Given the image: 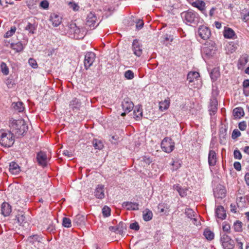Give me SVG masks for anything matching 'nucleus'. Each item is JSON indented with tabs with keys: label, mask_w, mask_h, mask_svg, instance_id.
<instances>
[{
	"label": "nucleus",
	"mask_w": 249,
	"mask_h": 249,
	"mask_svg": "<svg viewBox=\"0 0 249 249\" xmlns=\"http://www.w3.org/2000/svg\"><path fill=\"white\" fill-rule=\"evenodd\" d=\"M132 50L133 52V53L137 56L140 57L142 54V45L137 39H135L133 40L132 43Z\"/></svg>",
	"instance_id": "nucleus-8"
},
{
	"label": "nucleus",
	"mask_w": 249,
	"mask_h": 249,
	"mask_svg": "<svg viewBox=\"0 0 249 249\" xmlns=\"http://www.w3.org/2000/svg\"><path fill=\"white\" fill-rule=\"evenodd\" d=\"M9 170L12 174L15 175H17L20 171L19 166L15 162H12L10 163Z\"/></svg>",
	"instance_id": "nucleus-22"
},
{
	"label": "nucleus",
	"mask_w": 249,
	"mask_h": 249,
	"mask_svg": "<svg viewBox=\"0 0 249 249\" xmlns=\"http://www.w3.org/2000/svg\"><path fill=\"white\" fill-rule=\"evenodd\" d=\"M221 242L224 249H233L234 247V243L229 236L226 233L221 234Z\"/></svg>",
	"instance_id": "nucleus-3"
},
{
	"label": "nucleus",
	"mask_w": 249,
	"mask_h": 249,
	"mask_svg": "<svg viewBox=\"0 0 249 249\" xmlns=\"http://www.w3.org/2000/svg\"><path fill=\"white\" fill-rule=\"evenodd\" d=\"M238 127L241 130H245L247 128L246 122L245 121L240 122L238 124Z\"/></svg>",
	"instance_id": "nucleus-55"
},
{
	"label": "nucleus",
	"mask_w": 249,
	"mask_h": 249,
	"mask_svg": "<svg viewBox=\"0 0 249 249\" xmlns=\"http://www.w3.org/2000/svg\"><path fill=\"white\" fill-rule=\"evenodd\" d=\"M123 207L125 208L127 210H139V204L136 202H124L122 204Z\"/></svg>",
	"instance_id": "nucleus-15"
},
{
	"label": "nucleus",
	"mask_w": 249,
	"mask_h": 249,
	"mask_svg": "<svg viewBox=\"0 0 249 249\" xmlns=\"http://www.w3.org/2000/svg\"><path fill=\"white\" fill-rule=\"evenodd\" d=\"M174 189L178 192L179 195L181 197L185 196L187 195L186 192L187 190L186 189L181 188L180 186H179V185H174Z\"/></svg>",
	"instance_id": "nucleus-33"
},
{
	"label": "nucleus",
	"mask_w": 249,
	"mask_h": 249,
	"mask_svg": "<svg viewBox=\"0 0 249 249\" xmlns=\"http://www.w3.org/2000/svg\"><path fill=\"white\" fill-rule=\"evenodd\" d=\"M208 162L210 166H214L216 162V153L213 150H210L208 155Z\"/></svg>",
	"instance_id": "nucleus-19"
},
{
	"label": "nucleus",
	"mask_w": 249,
	"mask_h": 249,
	"mask_svg": "<svg viewBox=\"0 0 249 249\" xmlns=\"http://www.w3.org/2000/svg\"><path fill=\"white\" fill-rule=\"evenodd\" d=\"M141 164L142 166H145L150 164L152 162V160L147 156L142 157V159L141 161Z\"/></svg>",
	"instance_id": "nucleus-39"
},
{
	"label": "nucleus",
	"mask_w": 249,
	"mask_h": 249,
	"mask_svg": "<svg viewBox=\"0 0 249 249\" xmlns=\"http://www.w3.org/2000/svg\"><path fill=\"white\" fill-rule=\"evenodd\" d=\"M16 217L18 222L19 225L25 228H27L28 227L29 223L24 213L21 212L17 215Z\"/></svg>",
	"instance_id": "nucleus-11"
},
{
	"label": "nucleus",
	"mask_w": 249,
	"mask_h": 249,
	"mask_svg": "<svg viewBox=\"0 0 249 249\" xmlns=\"http://www.w3.org/2000/svg\"><path fill=\"white\" fill-rule=\"evenodd\" d=\"M40 6L42 8L46 9L49 7V2L47 0H43L40 3Z\"/></svg>",
	"instance_id": "nucleus-56"
},
{
	"label": "nucleus",
	"mask_w": 249,
	"mask_h": 249,
	"mask_svg": "<svg viewBox=\"0 0 249 249\" xmlns=\"http://www.w3.org/2000/svg\"><path fill=\"white\" fill-rule=\"evenodd\" d=\"M245 13H244L243 18L242 20L245 22H247L248 20H249V10H246Z\"/></svg>",
	"instance_id": "nucleus-59"
},
{
	"label": "nucleus",
	"mask_w": 249,
	"mask_h": 249,
	"mask_svg": "<svg viewBox=\"0 0 249 249\" xmlns=\"http://www.w3.org/2000/svg\"><path fill=\"white\" fill-rule=\"evenodd\" d=\"M164 39L165 41H170L171 42L173 40V37L171 36H168V35H166L164 36Z\"/></svg>",
	"instance_id": "nucleus-64"
},
{
	"label": "nucleus",
	"mask_w": 249,
	"mask_h": 249,
	"mask_svg": "<svg viewBox=\"0 0 249 249\" xmlns=\"http://www.w3.org/2000/svg\"><path fill=\"white\" fill-rule=\"evenodd\" d=\"M1 213L4 216H7L9 215L11 212V207L8 203L4 202L1 205Z\"/></svg>",
	"instance_id": "nucleus-20"
},
{
	"label": "nucleus",
	"mask_w": 249,
	"mask_h": 249,
	"mask_svg": "<svg viewBox=\"0 0 249 249\" xmlns=\"http://www.w3.org/2000/svg\"><path fill=\"white\" fill-rule=\"evenodd\" d=\"M233 166L234 168L237 171H240L241 170V165L239 162L236 161L234 163Z\"/></svg>",
	"instance_id": "nucleus-61"
},
{
	"label": "nucleus",
	"mask_w": 249,
	"mask_h": 249,
	"mask_svg": "<svg viewBox=\"0 0 249 249\" xmlns=\"http://www.w3.org/2000/svg\"><path fill=\"white\" fill-rule=\"evenodd\" d=\"M182 18L186 22L193 23L196 18V13L193 11H187L181 14Z\"/></svg>",
	"instance_id": "nucleus-7"
},
{
	"label": "nucleus",
	"mask_w": 249,
	"mask_h": 249,
	"mask_svg": "<svg viewBox=\"0 0 249 249\" xmlns=\"http://www.w3.org/2000/svg\"><path fill=\"white\" fill-rule=\"evenodd\" d=\"M143 219L145 221H148L152 219L153 217L152 212L149 209H146L143 211Z\"/></svg>",
	"instance_id": "nucleus-28"
},
{
	"label": "nucleus",
	"mask_w": 249,
	"mask_h": 249,
	"mask_svg": "<svg viewBox=\"0 0 249 249\" xmlns=\"http://www.w3.org/2000/svg\"><path fill=\"white\" fill-rule=\"evenodd\" d=\"M93 145L96 149L101 150L104 147V145L101 141L95 139L92 142Z\"/></svg>",
	"instance_id": "nucleus-37"
},
{
	"label": "nucleus",
	"mask_w": 249,
	"mask_h": 249,
	"mask_svg": "<svg viewBox=\"0 0 249 249\" xmlns=\"http://www.w3.org/2000/svg\"><path fill=\"white\" fill-rule=\"evenodd\" d=\"M13 107L18 112H22L24 110V107L22 102H19L13 103L12 104Z\"/></svg>",
	"instance_id": "nucleus-34"
},
{
	"label": "nucleus",
	"mask_w": 249,
	"mask_h": 249,
	"mask_svg": "<svg viewBox=\"0 0 249 249\" xmlns=\"http://www.w3.org/2000/svg\"><path fill=\"white\" fill-rule=\"evenodd\" d=\"M122 107L124 112L122 113L121 116H124L126 113H129L132 110L134 107V104L129 98H127L124 99L122 103Z\"/></svg>",
	"instance_id": "nucleus-5"
},
{
	"label": "nucleus",
	"mask_w": 249,
	"mask_h": 249,
	"mask_svg": "<svg viewBox=\"0 0 249 249\" xmlns=\"http://www.w3.org/2000/svg\"><path fill=\"white\" fill-rule=\"evenodd\" d=\"M96 57L95 54L91 52H88L85 55L84 66L87 70L89 69L95 61Z\"/></svg>",
	"instance_id": "nucleus-6"
},
{
	"label": "nucleus",
	"mask_w": 249,
	"mask_h": 249,
	"mask_svg": "<svg viewBox=\"0 0 249 249\" xmlns=\"http://www.w3.org/2000/svg\"><path fill=\"white\" fill-rule=\"evenodd\" d=\"M11 48L17 52H19L23 50V46L20 42H18L17 43L11 44Z\"/></svg>",
	"instance_id": "nucleus-32"
},
{
	"label": "nucleus",
	"mask_w": 249,
	"mask_h": 249,
	"mask_svg": "<svg viewBox=\"0 0 249 249\" xmlns=\"http://www.w3.org/2000/svg\"><path fill=\"white\" fill-rule=\"evenodd\" d=\"M226 194V190L224 188L217 190L214 191V196L217 198H223L225 196Z\"/></svg>",
	"instance_id": "nucleus-36"
},
{
	"label": "nucleus",
	"mask_w": 249,
	"mask_h": 249,
	"mask_svg": "<svg viewBox=\"0 0 249 249\" xmlns=\"http://www.w3.org/2000/svg\"><path fill=\"white\" fill-rule=\"evenodd\" d=\"M13 134L8 130H0V144L4 147H10L14 143Z\"/></svg>",
	"instance_id": "nucleus-2"
},
{
	"label": "nucleus",
	"mask_w": 249,
	"mask_h": 249,
	"mask_svg": "<svg viewBox=\"0 0 249 249\" xmlns=\"http://www.w3.org/2000/svg\"><path fill=\"white\" fill-rule=\"evenodd\" d=\"M28 63L29 65L34 69L37 68V64L35 59L32 58H30L28 60Z\"/></svg>",
	"instance_id": "nucleus-49"
},
{
	"label": "nucleus",
	"mask_w": 249,
	"mask_h": 249,
	"mask_svg": "<svg viewBox=\"0 0 249 249\" xmlns=\"http://www.w3.org/2000/svg\"><path fill=\"white\" fill-rule=\"evenodd\" d=\"M203 53H205L207 56H211L214 53V50L213 49V47L212 46H208L207 45L206 46L204 47L202 49Z\"/></svg>",
	"instance_id": "nucleus-29"
},
{
	"label": "nucleus",
	"mask_w": 249,
	"mask_h": 249,
	"mask_svg": "<svg viewBox=\"0 0 249 249\" xmlns=\"http://www.w3.org/2000/svg\"><path fill=\"white\" fill-rule=\"evenodd\" d=\"M240 135V132L238 129H234L232 133L231 137L233 139H235L239 137Z\"/></svg>",
	"instance_id": "nucleus-52"
},
{
	"label": "nucleus",
	"mask_w": 249,
	"mask_h": 249,
	"mask_svg": "<svg viewBox=\"0 0 249 249\" xmlns=\"http://www.w3.org/2000/svg\"><path fill=\"white\" fill-rule=\"evenodd\" d=\"M85 217L81 215H76L73 220V224L79 226L84 223Z\"/></svg>",
	"instance_id": "nucleus-31"
},
{
	"label": "nucleus",
	"mask_w": 249,
	"mask_h": 249,
	"mask_svg": "<svg viewBox=\"0 0 249 249\" xmlns=\"http://www.w3.org/2000/svg\"><path fill=\"white\" fill-rule=\"evenodd\" d=\"M111 142L112 143H116L119 140V137L117 136H112L111 137Z\"/></svg>",
	"instance_id": "nucleus-63"
},
{
	"label": "nucleus",
	"mask_w": 249,
	"mask_h": 249,
	"mask_svg": "<svg viewBox=\"0 0 249 249\" xmlns=\"http://www.w3.org/2000/svg\"><path fill=\"white\" fill-rule=\"evenodd\" d=\"M248 62V58L246 56L242 57L239 60V64L241 66L245 65Z\"/></svg>",
	"instance_id": "nucleus-48"
},
{
	"label": "nucleus",
	"mask_w": 249,
	"mask_h": 249,
	"mask_svg": "<svg viewBox=\"0 0 249 249\" xmlns=\"http://www.w3.org/2000/svg\"><path fill=\"white\" fill-rule=\"evenodd\" d=\"M219 76V73L216 69H213L211 73V77L213 80H216Z\"/></svg>",
	"instance_id": "nucleus-46"
},
{
	"label": "nucleus",
	"mask_w": 249,
	"mask_h": 249,
	"mask_svg": "<svg viewBox=\"0 0 249 249\" xmlns=\"http://www.w3.org/2000/svg\"><path fill=\"white\" fill-rule=\"evenodd\" d=\"M185 213L188 218L192 220V222L195 225L197 226L199 224V222H198V223H196V218L195 217L196 213L192 209H186Z\"/></svg>",
	"instance_id": "nucleus-21"
},
{
	"label": "nucleus",
	"mask_w": 249,
	"mask_h": 249,
	"mask_svg": "<svg viewBox=\"0 0 249 249\" xmlns=\"http://www.w3.org/2000/svg\"><path fill=\"white\" fill-rule=\"evenodd\" d=\"M170 105V100L169 99H165L163 101L159 103V109L161 111L166 110L168 108Z\"/></svg>",
	"instance_id": "nucleus-30"
},
{
	"label": "nucleus",
	"mask_w": 249,
	"mask_h": 249,
	"mask_svg": "<svg viewBox=\"0 0 249 249\" xmlns=\"http://www.w3.org/2000/svg\"><path fill=\"white\" fill-rule=\"evenodd\" d=\"M63 155L67 156L68 158H71L73 156L72 153L71 152L67 150H65L63 151Z\"/></svg>",
	"instance_id": "nucleus-57"
},
{
	"label": "nucleus",
	"mask_w": 249,
	"mask_h": 249,
	"mask_svg": "<svg viewBox=\"0 0 249 249\" xmlns=\"http://www.w3.org/2000/svg\"><path fill=\"white\" fill-rule=\"evenodd\" d=\"M62 225L66 228H70L71 226V220L70 218L67 217H64L63 219Z\"/></svg>",
	"instance_id": "nucleus-42"
},
{
	"label": "nucleus",
	"mask_w": 249,
	"mask_h": 249,
	"mask_svg": "<svg viewBox=\"0 0 249 249\" xmlns=\"http://www.w3.org/2000/svg\"><path fill=\"white\" fill-rule=\"evenodd\" d=\"M124 76L127 79H132L134 77V73L131 71L128 70L125 71Z\"/></svg>",
	"instance_id": "nucleus-50"
},
{
	"label": "nucleus",
	"mask_w": 249,
	"mask_h": 249,
	"mask_svg": "<svg viewBox=\"0 0 249 249\" xmlns=\"http://www.w3.org/2000/svg\"><path fill=\"white\" fill-rule=\"evenodd\" d=\"M143 26V22L141 19H139L136 23V28L137 29H141Z\"/></svg>",
	"instance_id": "nucleus-58"
},
{
	"label": "nucleus",
	"mask_w": 249,
	"mask_h": 249,
	"mask_svg": "<svg viewBox=\"0 0 249 249\" xmlns=\"http://www.w3.org/2000/svg\"><path fill=\"white\" fill-rule=\"evenodd\" d=\"M110 209L107 206H105L102 209V213L105 217H108L110 215Z\"/></svg>",
	"instance_id": "nucleus-43"
},
{
	"label": "nucleus",
	"mask_w": 249,
	"mask_h": 249,
	"mask_svg": "<svg viewBox=\"0 0 249 249\" xmlns=\"http://www.w3.org/2000/svg\"><path fill=\"white\" fill-rule=\"evenodd\" d=\"M217 102L215 98L211 99L210 103V114L211 115H214L217 110Z\"/></svg>",
	"instance_id": "nucleus-17"
},
{
	"label": "nucleus",
	"mask_w": 249,
	"mask_h": 249,
	"mask_svg": "<svg viewBox=\"0 0 249 249\" xmlns=\"http://www.w3.org/2000/svg\"><path fill=\"white\" fill-rule=\"evenodd\" d=\"M70 105L73 108H76L80 106V102L77 99L75 98L71 102Z\"/></svg>",
	"instance_id": "nucleus-47"
},
{
	"label": "nucleus",
	"mask_w": 249,
	"mask_h": 249,
	"mask_svg": "<svg viewBox=\"0 0 249 249\" xmlns=\"http://www.w3.org/2000/svg\"><path fill=\"white\" fill-rule=\"evenodd\" d=\"M233 114L234 117L240 118L244 115V111L242 108L237 107L233 109Z\"/></svg>",
	"instance_id": "nucleus-35"
},
{
	"label": "nucleus",
	"mask_w": 249,
	"mask_h": 249,
	"mask_svg": "<svg viewBox=\"0 0 249 249\" xmlns=\"http://www.w3.org/2000/svg\"><path fill=\"white\" fill-rule=\"evenodd\" d=\"M49 19L55 27L59 26L62 22L61 17L55 13H53L50 15Z\"/></svg>",
	"instance_id": "nucleus-12"
},
{
	"label": "nucleus",
	"mask_w": 249,
	"mask_h": 249,
	"mask_svg": "<svg viewBox=\"0 0 249 249\" xmlns=\"http://www.w3.org/2000/svg\"><path fill=\"white\" fill-rule=\"evenodd\" d=\"M96 20L97 18L95 15L94 13L90 12L88 15L86 24L90 27L94 26Z\"/></svg>",
	"instance_id": "nucleus-18"
},
{
	"label": "nucleus",
	"mask_w": 249,
	"mask_h": 249,
	"mask_svg": "<svg viewBox=\"0 0 249 249\" xmlns=\"http://www.w3.org/2000/svg\"><path fill=\"white\" fill-rule=\"evenodd\" d=\"M69 4L74 11L78 10L79 6L76 3H73L72 2H70Z\"/></svg>",
	"instance_id": "nucleus-60"
},
{
	"label": "nucleus",
	"mask_w": 249,
	"mask_h": 249,
	"mask_svg": "<svg viewBox=\"0 0 249 249\" xmlns=\"http://www.w3.org/2000/svg\"><path fill=\"white\" fill-rule=\"evenodd\" d=\"M130 228L132 230H134L135 231H138L140 229V227L138 222H134L131 223L130 225Z\"/></svg>",
	"instance_id": "nucleus-53"
},
{
	"label": "nucleus",
	"mask_w": 249,
	"mask_h": 249,
	"mask_svg": "<svg viewBox=\"0 0 249 249\" xmlns=\"http://www.w3.org/2000/svg\"><path fill=\"white\" fill-rule=\"evenodd\" d=\"M95 196L99 199H103L105 197L104 186L100 184L96 187L94 192Z\"/></svg>",
	"instance_id": "nucleus-14"
},
{
	"label": "nucleus",
	"mask_w": 249,
	"mask_h": 249,
	"mask_svg": "<svg viewBox=\"0 0 249 249\" xmlns=\"http://www.w3.org/2000/svg\"><path fill=\"white\" fill-rule=\"evenodd\" d=\"M215 214L218 218L222 220L225 219L226 217V212L221 206H219L215 209Z\"/></svg>",
	"instance_id": "nucleus-16"
},
{
	"label": "nucleus",
	"mask_w": 249,
	"mask_h": 249,
	"mask_svg": "<svg viewBox=\"0 0 249 249\" xmlns=\"http://www.w3.org/2000/svg\"><path fill=\"white\" fill-rule=\"evenodd\" d=\"M192 5L195 7L198 8L200 11L203 12L205 10V3L200 0H196L193 2Z\"/></svg>",
	"instance_id": "nucleus-23"
},
{
	"label": "nucleus",
	"mask_w": 249,
	"mask_h": 249,
	"mask_svg": "<svg viewBox=\"0 0 249 249\" xmlns=\"http://www.w3.org/2000/svg\"><path fill=\"white\" fill-rule=\"evenodd\" d=\"M36 0H30L27 2V5L30 9L34 8L36 5Z\"/></svg>",
	"instance_id": "nucleus-54"
},
{
	"label": "nucleus",
	"mask_w": 249,
	"mask_h": 249,
	"mask_svg": "<svg viewBox=\"0 0 249 249\" xmlns=\"http://www.w3.org/2000/svg\"><path fill=\"white\" fill-rule=\"evenodd\" d=\"M230 229H231V227H230V225H229V224H225L223 226V230L224 231L229 232V231H230Z\"/></svg>",
	"instance_id": "nucleus-62"
},
{
	"label": "nucleus",
	"mask_w": 249,
	"mask_h": 249,
	"mask_svg": "<svg viewBox=\"0 0 249 249\" xmlns=\"http://www.w3.org/2000/svg\"><path fill=\"white\" fill-rule=\"evenodd\" d=\"M175 147V143L172 139L168 138H165L161 143V147L163 151L166 153L171 152Z\"/></svg>",
	"instance_id": "nucleus-4"
},
{
	"label": "nucleus",
	"mask_w": 249,
	"mask_h": 249,
	"mask_svg": "<svg viewBox=\"0 0 249 249\" xmlns=\"http://www.w3.org/2000/svg\"><path fill=\"white\" fill-rule=\"evenodd\" d=\"M126 230V225L123 222H120L117 226V232L122 235H124L125 234Z\"/></svg>",
	"instance_id": "nucleus-27"
},
{
	"label": "nucleus",
	"mask_w": 249,
	"mask_h": 249,
	"mask_svg": "<svg viewBox=\"0 0 249 249\" xmlns=\"http://www.w3.org/2000/svg\"><path fill=\"white\" fill-rule=\"evenodd\" d=\"M204 235L207 239L209 240L213 239L214 237L213 233L209 230L205 231L204 232Z\"/></svg>",
	"instance_id": "nucleus-40"
},
{
	"label": "nucleus",
	"mask_w": 249,
	"mask_h": 249,
	"mask_svg": "<svg viewBox=\"0 0 249 249\" xmlns=\"http://www.w3.org/2000/svg\"><path fill=\"white\" fill-rule=\"evenodd\" d=\"M25 30L28 31L29 33L34 34L35 31L36 30V27L34 25L30 23H28V25L25 27Z\"/></svg>",
	"instance_id": "nucleus-45"
},
{
	"label": "nucleus",
	"mask_w": 249,
	"mask_h": 249,
	"mask_svg": "<svg viewBox=\"0 0 249 249\" xmlns=\"http://www.w3.org/2000/svg\"><path fill=\"white\" fill-rule=\"evenodd\" d=\"M0 68L2 72L4 75H7L9 73V69H8L7 66H6V64L5 63L2 62L1 63Z\"/></svg>",
	"instance_id": "nucleus-44"
},
{
	"label": "nucleus",
	"mask_w": 249,
	"mask_h": 249,
	"mask_svg": "<svg viewBox=\"0 0 249 249\" xmlns=\"http://www.w3.org/2000/svg\"><path fill=\"white\" fill-rule=\"evenodd\" d=\"M234 158L236 159L241 160L242 159V154L240 151L236 149L233 152Z\"/></svg>",
	"instance_id": "nucleus-51"
},
{
	"label": "nucleus",
	"mask_w": 249,
	"mask_h": 249,
	"mask_svg": "<svg viewBox=\"0 0 249 249\" xmlns=\"http://www.w3.org/2000/svg\"><path fill=\"white\" fill-rule=\"evenodd\" d=\"M224 36L226 38H233L235 36L234 31L230 28H225L223 32Z\"/></svg>",
	"instance_id": "nucleus-25"
},
{
	"label": "nucleus",
	"mask_w": 249,
	"mask_h": 249,
	"mask_svg": "<svg viewBox=\"0 0 249 249\" xmlns=\"http://www.w3.org/2000/svg\"><path fill=\"white\" fill-rule=\"evenodd\" d=\"M9 126L10 128V131L15 134L17 137L24 135L27 132L28 127L26 124L24 120H15L13 118L10 119Z\"/></svg>",
	"instance_id": "nucleus-1"
},
{
	"label": "nucleus",
	"mask_w": 249,
	"mask_h": 249,
	"mask_svg": "<svg viewBox=\"0 0 249 249\" xmlns=\"http://www.w3.org/2000/svg\"><path fill=\"white\" fill-rule=\"evenodd\" d=\"M198 34L199 36L204 40H206L211 36V31L209 28L201 26L199 27L198 30Z\"/></svg>",
	"instance_id": "nucleus-9"
},
{
	"label": "nucleus",
	"mask_w": 249,
	"mask_h": 249,
	"mask_svg": "<svg viewBox=\"0 0 249 249\" xmlns=\"http://www.w3.org/2000/svg\"><path fill=\"white\" fill-rule=\"evenodd\" d=\"M199 73L196 71H191L187 75V80L189 82H193L195 80H197L199 77Z\"/></svg>",
	"instance_id": "nucleus-24"
},
{
	"label": "nucleus",
	"mask_w": 249,
	"mask_h": 249,
	"mask_svg": "<svg viewBox=\"0 0 249 249\" xmlns=\"http://www.w3.org/2000/svg\"><path fill=\"white\" fill-rule=\"evenodd\" d=\"M134 118L136 120H140L142 117V109L140 106H136L133 111Z\"/></svg>",
	"instance_id": "nucleus-26"
},
{
	"label": "nucleus",
	"mask_w": 249,
	"mask_h": 249,
	"mask_svg": "<svg viewBox=\"0 0 249 249\" xmlns=\"http://www.w3.org/2000/svg\"><path fill=\"white\" fill-rule=\"evenodd\" d=\"M44 228L48 232H53L55 230V226L52 219L49 218L47 219L46 222L43 225Z\"/></svg>",
	"instance_id": "nucleus-13"
},
{
	"label": "nucleus",
	"mask_w": 249,
	"mask_h": 249,
	"mask_svg": "<svg viewBox=\"0 0 249 249\" xmlns=\"http://www.w3.org/2000/svg\"><path fill=\"white\" fill-rule=\"evenodd\" d=\"M16 27L15 26H12L11 27L10 30L8 31L5 34L4 37L6 38H8L11 37L13 35V34L15 33L16 31Z\"/></svg>",
	"instance_id": "nucleus-41"
},
{
	"label": "nucleus",
	"mask_w": 249,
	"mask_h": 249,
	"mask_svg": "<svg viewBox=\"0 0 249 249\" xmlns=\"http://www.w3.org/2000/svg\"><path fill=\"white\" fill-rule=\"evenodd\" d=\"M242 223L239 220H237L234 223L233 228L236 231L240 232L242 231Z\"/></svg>",
	"instance_id": "nucleus-38"
},
{
	"label": "nucleus",
	"mask_w": 249,
	"mask_h": 249,
	"mask_svg": "<svg viewBox=\"0 0 249 249\" xmlns=\"http://www.w3.org/2000/svg\"><path fill=\"white\" fill-rule=\"evenodd\" d=\"M37 160L39 165L45 166L48 162V159L45 153L40 151L37 155Z\"/></svg>",
	"instance_id": "nucleus-10"
}]
</instances>
